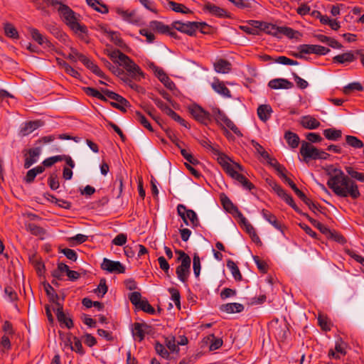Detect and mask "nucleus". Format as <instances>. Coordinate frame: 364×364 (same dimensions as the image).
<instances>
[{
  "instance_id": "052dcab7",
  "label": "nucleus",
  "mask_w": 364,
  "mask_h": 364,
  "mask_svg": "<svg viewBox=\"0 0 364 364\" xmlns=\"http://www.w3.org/2000/svg\"><path fill=\"white\" fill-rule=\"evenodd\" d=\"M155 350L156 353L164 358H168L169 353L166 350V347L162 344L157 343L155 346Z\"/></svg>"
},
{
  "instance_id": "20e7f679",
  "label": "nucleus",
  "mask_w": 364,
  "mask_h": 364,
  "mask_svg": "<svg viewBox=\"0 0 364 364\" xmlns=\"http://www.w3.org/2000/svg\"><path fill=\"white\" fill-rule=\"evenodd\" d=\"M92 97L104 102H109L110 105L123 112L129 106V102L117 92H88Z\"/></svg>"
},
{
  "instance_id": "6e6d98bb",
  "label": "nucleus",
  "mask_w": 364,
  "mask_h": 364,
  "mask_svg": "<svg viewBox=\"0 0 364 364\" xmlns=\"http://www.w3.org/2000/svg\"><path fill=\"white\" fill-rule=\"evenodd\" d=\"M159 81L164 85V87L166 89L171 91H173L175 89H176L175 83L170 79V77L167 75L161 79Z\"/></svg>"
},
{
  "instance_id": "4468645a",
  "label": "nucleus",
  "mask_w": 364,
  "mask_h": 364,
  "mask_svg": "<svg viewBox=\"0 0 364 364\" xmlns=\"http://www.w3.org/2000/svg\"><path fill=\"white\" fill-rule=\"evenodd\" d=\"M173 27L182 33L192 35L198 28V26L195 22L182 23L180 21H175L173 23Z\"/></svg>"
},
{
  "instance_id": "0e129e2a",
  "label": "nucleus",
  "mask_w": 364,
  "mask_h": 364,
  "mask_svg": "<svg viewBox=\"0 0 364 364\" xmlns=\"http://www.w3.org/2000/svg\"><path fill=\"white\" fill-rule=\"evenodd\" d=\"M127 235L124 233H120L114 238L112 243L115 245L122 246L127 242Z\"/></svg>"
},
{
  "instance_id": "ddd939ff",
  "label": "nucleus",
  "mask_w": 364,
  "mask_h": 364,
  "mask_svg": "<svg viewBox=\"0 0 364 364\" xmlns=\"http://www.w3.org/2000/svg\"><path fill=\"white\" fill-rule=\"evenodd\" d=\"M117 14L124 21L132 24H137L140 21L139 17L135 11L124 10L122 8L116 9Z\"/></svg>"
},
{
  "instance_id": "4d7b16f0",
  "label": "nucleus",
  "mask_w": 364,
  "mask_h": 364,
  "mask_svg": "<svg viewBox=\"0 0 364 364\" xmlns=\"http://www.w3.org/2000/svg\"><path fill=\"white\" fill-rule=\"evenodd\" d=\"M28 230L33 235H37V236H41V235H44V233H45V230L42 228H41L35 224H29L28 225Z\"/></svg>"
},
{
  "instance_id": "49530a36",
  "label": "nucleus",
  "mask_w": 364,
  "mask_h": 364,
  "mask_svg": "<svg viewBox=\"0 0 364 364\" xmlns=\"http://www.w3.org/2000/svg\"><path fill=\"white\" fill-rule=\"evenodd\" d=\"M4 31L6 35L9 38L15 39L18 38V33L17 30L11 23H7L4 25Z\"/></svg>"
},
{
  "instance_id": "2f4dec72",
  "label": "nucleus",
  "mask_w": 364,
  "mask_h": 364,
  "mask_svg": "<svg viewBox=\"0 0 364 364\" xmlns=\"http://www.w3.org/2000/svg\"><path fill=\"white\" fill-rule=\"evenodd\" d=\"M68 59L73 62H76L77 60L81 61L83 64L87 59V57L85 55L79 53L77 49L70 48V53L67 57Z\"/></svg>"
},
{
  "instance_id": "37998d69",
  "label": "nucleus",
  "mask_w": 364,
  "mask_h": 364,
  "mask_svg": "<svg viewBox=\"0 0 364 364\" xmlns=\"http://www.w3.org/2000/svg\"><path fill=\"white\" fill-rule=\"evenodd\" d=\"M87 4L97 11L102 14L108 12V9L105 5L101 4L97 0H86Z\"/></svg>"
},
{
  "instance_id": "9d476101",
  "label": "nucleus",
  "mask_w": 364,
  "mask_h": 364,
  "mask_svg": "<svg viewBox=\"0 0 364 364\" xmlns=\"http://www.w3.org/2000/svg\"><path fill=\"white\" fill-rule=\"evenodd\" d=\"M101 268L109 273L123 274L125 272V267L120 262L112 261L107 258L103 259Z\"/></svg>"
},
{
  "instance_id": "423d86ee",
  "label": "nucleus",
  "mask_w": 364,
  "mask_h": 364,
  "mask_svg": "<svg viewBox=\"0 0 364 364\" xmlns=\"http://www.w3.org/2000/svg\"><path fill=\"white\" fill-rule=\"evenodd\" d=\"M188 111L196 121L202 124H207L211 120L210 114L196 104L190 105Z\"/></svg>"
},
{
  "instance_id": "8fccbe9b",
  "label": "nucleus",
  "mask_w": 364,
  "mask_h": 364,
  "mask_svg": "<svg viewBox=\"0 0 364 364\" xmlns=\"http://www.w3.org/2000/svg\"><path fill=\"white\" fill-rule=\"evenodd\" d=\"M310 223L316 228H317L321 232L327 234L330 232V230L323 224L321 223L318 220L307 216Z\"/></svg>"
},
{
  "instance_id": "69168bd1",
  "label": "nucleus",
  "mask_w": 364,
  "mask_h": 364,
  "mask_svg": "<svg viewBox=\"0 0 364 364\" xmlns=\"http://www.w3.org/2000/svg\"><path fill=\"white\" fill-rule=\"evenodd\" d=\"M129 300L132 304H134L136 307L140 304L141 300V295L138 291H134L129 295Z\"/></svg>"
},
{
  "instance_id": "4c0bfd02",
  "label": "nucleus",
  "mask_w": 364,
  "mask_h": 364,
  "mask_svg": "<svg viewBox=\"0 0 364 364\" xmlns=\"http://www.w3.org/2000/svg\"><path fill=\"white\" fill-rule=\"evenodd\" d=\"M147 65L148 68L153 72L154 75L159 79V80L166 75V73L164 72L163 68L157 66L154 63L149 62Z\"/></svg>"
},
{
  "instance_id": "a18cd8bd",
  "label": "nucleus",
  "mask_w": 364,
  "mask_h": 364,
  "mask_svg": "<svg viewBox=\"0 0 364 364\" xmlns=\"http://www.w3.org/2000/svg\"><path fill=\"white\" fill-rule=\"evenodd\" d=\"M213 116L214 117L216 122L219 125H223L224 120L228 117L219 108H213L212 110Z\"/></svg>"
},
{
  "instance_id": "f8f14e48",
  "label": "nucleus",
  "mask_w": 364,
  "mask_h": 364,
  "mask_svg": "<svg viewBox=\"0 0 364 364\" xmlns=\"http://www.w3.org/2000/svg\"><path fill=\"white\" fill-rule=\"evenodd\" d=\"M28 31L33 40L36 41L39 45L45 48L53 49V43L45 36L41 34L38 29L29 28Z\"/></svg>"
},
{
  "instance_id": "6ab92c4d",
  "label": "nucleus",
  "mask_w": 364,
  "mask_h": 364,
  "mask_svg": "<svg viewBox=\"0 0 364 364\" xmlns=\"http://www.w3.org/2000/svg\"><path fill=\"white\" fill-rule=\"evenodd\" d=\"M41 152V147L30 149L28 151V156L25 159L24 167L28 168L38 161Z\"/></svg>"
},
{
  "instance_id": "1a4fd4ad",
  "label": "nucleus",
  "mask_w": 364,
  "mask_h": 364,
  "mask_svg": "<svg viewBox=\"0 0 364 364\" xmlns=\"http://www.w3.org/2000/svg\"><path fill=\"white\" fill-rule=\"evenodd\" d=\"M120 66L118 64L113 65L109 68V70L117 77H119L120 79L123 81L124 85H126V88L132 89V90H137V85L135 82H133L132 80L129 78L127 74L124 73V70L119 68Z\"/></svg>"
},
{
  "instance_id": "39448f33",
  "label": "nucleus",
  "mask_w": 364,
  "mask_h": 364,
  "mask_svg": "<svg viewBox=\"0 0 364 364\" xmlns=\"http://www.w3.org/2000/svg\"><path fill=\"white\" fill-rule=\"evenodd\" d=\"M177 212L186 225L198 227L200 225L196 212L193 210L187 209L184 205L179 204L177 206Z\"/></svg>"
},
{
  "instance_id": "09e8293b",
  "label": "nucleus",
  "mask_w": 364,
  "mask_h": 364,
  "mask_svg": "<svg viewBox=\"0 0 364 364\" xmlns=\"http://www.w3.org/2000/svg\"><path fill=\"white\" fill-rule=\"evenodd\" d=\"M63 161V158H62L61 155L54 156L49 158L46 159L43 161V165L44 167H50L54 164Z\"/></svg>"
},
{
  "instance_id": "bf43d9fd",
  "label": "nucleus",
  "mask_w": 364,
  "mask_h": 364,
  "mask_svg": "<svg viewBox=\"0 0 364 364\" xmlns=\"http://www.w3.org/2000/svg\"><path fill=\"white\" fill-rule=\"evenodd\" d=\"M200 144L202 146L210 151L212 154L216 153V151L218 149L217 146L212 145L208 139L200 140Z\"/></svg>"
},
{
  "instance_id": "f03ea898",
  "label": "nucleus",
  "mask_w": 364,
  "mask_h": 364,
  "mask_svg": "<svg viewBox=\"0 0 364 364\" xmlns=\"http://www.w3.org/2000/svg\"><path fill=\"white\" fill-rule=\"evenodd\" d=\"M107 55L114 64H118L126 70L127 73L130 77L129 78L132 80L133 82H134V81H139L141 79L144 78L145 74L140 67L128 55H125L119 50L108 51Z\"/></svg>"
},
{
  "instance_id": "c9c22d12",
  "label": "nucleus",
  "mask_w": 364,
  "mask_h": 364,
  "mask_svg": "<svg viewBox=\"0 0 364 364\" xmlns=\"http://www.w3.org/2000/svg\"><path fill=\"white\" fill-rule=\"evenodd\" d=\"M132 335L135 339L139 341L144 338V325L140 323H135L132 328Z\"/></svg>"
},
{
  "instance_id": "dca6fc26",
  "label": "nucleus",
  "mask_w": 364,
  "mask_h": 364,
  "mask_svg": "<svg viewBox=\"0 0 364 364\" xmlns=\"http://www.w3.org/2000/svg\"><path fill=\"white\" fill-rule=\"evenodd\" d=\"M203 10L216 17L224 18L228 16V12L225 9L210 2L206 3L203 6Z\"/></svg>"
},
{
  "instance_id": "7ed1b4c3",
  "label": "nucleus",
  "mask_w": 364,
  "mask_h": 364,
  "mask_svg": "<svg viewBox=\"0 0 364 364\" xmlns=\"http://www.w3.org/2000/svg\"><path fill=\"white\" fill-rule=\"evenodd\" d=\"M65 23L78 36L84 38L87 34V29L84 25L80 23V16L75 13L70 7H63L59 13Z\"/></svg>"
},
{
  "instance_id": "864d4df0",
  "label": "nucleus",
  "mask_w": 364,
  "mask_h": 364,
  "mask_svg": "<svg viewBox=\"0 0 364 364\" xmlns=\"http://www.w3.org/2000/svg\"><path fill=\"white\" fill-rule=\"evenodd\" d=\"M166 114L171 117L176 122H178L181 125L186 127V121L182 119L176 112L170 109H166Z\"/></svg>"
},
{
  "instance_id": "cd10ccee",
  "label": "nucleus",
  "mask_w": 364,
  "mask_h": 364,
  "mask_svg": "<svg viewBox=\"0 0 364 364\" xmlns=\"http://www.w3.org/2000/svg\"><path fill=\"white\" fill-rule=\"evenodd\" d=\"M355 59V57L352 51H349L347 53H344L340 55H338L333 58V61L338 63H351L353 62Z\"/></svg>"
},
{
  "instance_id": "412c9836",
  "label": "nucleus",
  "mask_w": 364,
  "mask_h": 364,
  "mask_svg": "<svg viewBox=\"0 0 364 364\" xmlns=\"http://www.w3.org/2000/svg\"><path fill=\"white\" fill-rule=\"evenodd\" d=\"M42 125L43 123L39 120L26 122L21 128L20 133L22 136H27Z\"/></svg>"
},
{
  "instance_id": "3c124183",
  "label": "nucleus",
  "mask_w": 364,
  "mask_h": 364,
  "mask_svg": "<svg viewBox=\"0 0 364 364\" xmlns=\"http://www.w3.org/2000/svg\"><path fill=\"white\" fill-rule=\"evenodd\" d=\"M136 308L144 311V312L153 314L155 312L154 309L149 304L148 301L142 300Z\"/></svg>"
},
{
  "instance_id": "680f3d73",
  "label": "nucleus",
  "mask_w": 364,
  "mask_h": 364,
  "mask_svg": "<svg viewBox=\"0 0 364 364\" xmlns=\"http://www.w3.org/2000/svg\"><path fill=\"white\" fill-rule=\"evenodd\" d=\"M181 155L183 156V158L188 161L191 164H198L199 161L194 158V156L188 152L186 149H181Z\"/></svg>"
},
{
  "instance_id": "ea45409f",
  "label": "nucleus",
  "mask_w": 364,
  "mask_h": 364,
  "mask_svg": "<svg viewBox=\"0 0 364 364\" xmlns=\"http://www.w3.org/2000/svg\"><path fill=\"white\" fill-rule=\"evenodd\" d=\"M299 34V31L292 29L291 28L287 26H281L279 31V38L282 37V35L288 37L290 39L297 38V36Z\"/></svg>"
},
{
  "instance_id": "c03bdc74",
  "label": "nucleus",
  "mask_w": 364,
  "mask_h": 364,
  "mask_svg": "<svg viewBox=\"0 0 364 364\" xmlns=\"http://www.w3.org/2000/svg\"><path fill=\"white\" fill-rule=\"evenodd\" d=\"M251 145L255 149L257 154H258L264 159H269V154L265 151L262 145L255 140L251 141Z\"/></svg>"
},
{
  "instance_id": "393cba45",
  "label": "nucleus",
  "mask_w": 364,
  "mask_h": 364,
  "mask_svg": "<svg viewBox=\"0 0 364 364\" xmlns=\"http://www.w3.org/2000/svg\"><path fill=\"white\" fill-rule=\"evenodd\" d=\"M220 309L228 314L240 313L244 310V306L240 303H228L222 305Z\"/></svg>"
},
{
  "instance_id": "f257e3e1",
  "label": "nucleus",
  "mask_w": 364,
  "mask_h": 364,
  "mask_svg": "<svg viewBox=\"0 0 364 364\" xmlns=\"http://www.w3.org/2000/svg\"><path fill=\"white\" fill-rule=\"evenodd\" d=\"M327 185L339 197H350L353 199H357L360 196L358 186L355 182L346 176L343 171L338 168L333 170Z\"/></svg>"
},
{
  "instance_id": "f704fd0d",
  "label": "nucleus",
  "mask_w": 364,
  "mask_h": 364,
  "mask_svg": "<svg viewBox=\"0 0 364 364\" xmlns=\"http://www.w3.org/2000/svg\"><path fill=\"white\" fill-rule=\"evenodd\" d=\"M346 141L348 146L353 149H361L364 147L363 142L355 136L347 135L346 136Z\"/></svg>"
},
{
  "instance_id": "2eb2a0df",
  "label": "nucleus",
  "mask_w": 364,
  "mask_h": 364,
  "mask_svg": "<svg viewBox=\"0 0 364 364\" xmlns=\"http://www.w3.org/2000/svg\"><path fill=\"white\" fill-rule=\"evenodd\" d=\"M213 68L217 73L228 74L231 72L232 65L228 60L220 58L213 63Z\"/></svg>"
},
{
  "instance_id": "f3484780",
  "label": "nucleus",
  "mask_w": 364,
  "mask_h": 364,
  "mask_svg": "<svg viewBox=\"0 0 364 364\" xmlns=\"http://www.w3.org/2000/svg\"><path fill=\"white\" fill-rule=\"evenodd\" d=\"M347 344L342 339L336 341L335 350L331 349L328 351V357L336 359L340 358V355H346Z\"/></svg>"
},
{
  "instance_id": "7c9ffc66",
  "label": "nucleus",
  "mask_w": 364,
  "mask_h": 364,
  "mask_svg": "<svg viewBox=\"0 0 364 364\" xmlns=\"http://www.w3.org/2000/svg\"><path fill=\"white\" fill-rule=\"evenodd\" d=\"M83 65L96 75L100 77L101 78H105V75L101 69L89 58H87Z\"/></svg>"
},
{
  "instance_id": "c85d7f7f",
  "label": "nucleus",
  "mask_w": 364,
  "mask_h": 364,
  "mask_svg": "<svg viewBox=\"0 0 364 364\" xmlns=\"http://www.w3.org/2000/svg\"><path fill=\"white\" fill-rule=\"evenodd\" d=\"M280 27L281 26H277L275 24L266 22L263 28V31L268 35L279 38Z\"/></svg>"
},
{
  "instance_id": "79ce46f5",
  "label": "nucleus",
  "mask_w": 364,
  "mask_h": 364,
  "mask_svg": "<svg viewBox=\"0 0 364 364\" xmlns=\"http://www.w3.org/2000/svg\"><path fill=\"white\" fill-rule=\"evenodd\" d=\"M346 173L350 176L352 178H354L360 182H364V173L358 172L355 171L351 166H346L345 168Z\"/></svg>"
},
{
  "instance_id": "5fc2aeb1",
  "label": "nucleus",
  "mask_w": 364,
  "mask_h": 364,
  "mask_svg": "<svg viewBox=\"0 0 364 364\" xmlns=\"http://www.w3.org/2000/svg\"><path fill=\"white\" fill-rule=\"evenodd\" d=\"M71 349L73 350L76 351L77 353H79L80 354H82L84 353L82 349V343L77 337H74L73 340L71 341Z\"/></svg>"
},
{
  "instance_id": "e433bc0d",
  "label": "nucleus",
  "mask_w": 364,
  "mask_h": 364,
  "mask_svg": "<svg viewBox=\"0 0 364 364\" xmlns=\"http://www.w3.org/2000/svg\"><path fill=\"white\" fill-rule=\"evenodd\" d=\"M48 30L58 39L61 41L65 42L68 38V36L54 25H50L48 27Z\"/></svg>"
},
{
  "instance_id": "a211bd4d",
  "label": "nucleus",
  "mask_w": 364,
  "mask_h": 364,
  "mask_svg": "<svg viewBox=\"0 0 364 364\" xmlns=\"http://www.w3.org/2000/svg\"><path fill=\"white\" fill-rule=\"evenodd\" d=\"M268 86L271 89H285L289 90L293 87V83L284 78H277L270 80L268 83Z\"/></svg>"
},
{
  "instance_id": "c756f323",
  "label": "nucleus",
  "mask_w": 364,
  "mask_h": 364,
  "mask_svg": "<svg viewBox=\"0 0 364 364\" xmlns=\"http://www.w3.org/2000/svg\"><path fill=\"white\" fill-rule=\"evenodd\" d=\"M168 6L169 8L176 12V13H181V14H191L192 11L191 9H189L188 7H186L183 4L176 3L175 1H168Z\"/></svg>"
},
{
  "instance_id": "603ef678",
  "label": "nucleus",
  "mask_w": 364,
  "mask_h": 364,
  "mask_svg": "<svg viewBox=\"0 0 364 364\" xmlns=\"http://www.w3.org/2000/svg\"><path fill=\"white\" fill-rule=\"evenodd\" d=\"M168 291L170 292L171 295V299L174 302L175 305L177 306L178 309L181 308V303H180V294L179 291L174 288H170L168 289Z\"/></svg>"
},
{
  "instance_id": "a878e982",
  "label": "nucleus",
  "mask_w": 364,
  "mask_h": 364,
  "mask_svg": "<svg viewBox=\"0 0 364 364\" xmlns=\"http://www.w3.org/2000/svg\"><path fill=\"white\" fill-rule=\"evenodd\" d=\"M284 139L291 148L295 149L298 147L299 144V137L296 133L287 131L284 134Z\"/></svg>"
},
{
  "instance_id": "5701e85b",
  "label": "nucleus",
  "mask_w": 364,
  "mask_h": 364,
  "mask_svg": "<svg viewBox=\"0 0 364 364\" xmlns=\"http://www.w3.org/2000/svg\"><path fill=\"white\" fill-rule=\"evenodd\" d=\"M56 312V316L58 321L61 323L65 324L68 328H71L73 326V321L68 318L63 311V306L57 304V308L55 309Z\"/></svg>"
},
{
  "instance_id": "774afa93",
  "label": "nucleus",
  "mask_w": 364,
  "mask_h": 364,
  "mask_svg": "<svg viewBox=\"0 0 364 364\" xmlns=\"http://www.w3.org/2000/svg\"><path fill=\"white\" fill-rule=\"evenodd\" d=\"M236 294V290L230 288H225L220 293V297L222 299H226L229 297L235 296Z\"/></svg>"
},
{
  "instance_id": "13d9d810",
  "label": "nucleus",
  "mask_w": 364,
  "mask_h": 364,
  "mask_svg": "<svg viewBox=\"0 0 364 364\" xmlns=\"http://www.w3.org/2000/svg\"><path fill=\"white\" fill-rule=\"evenodd\" d=\"M315 45L303 44L299 46L298 50L301 53L304 54H315Z\"/></svg>"
},
{
  "instance_id": "6e6552de",
  "label": "nucleus",
  "mask_w": 364,
  "mask_h": 364,
  "mask_svg": "<svg viewBox=\"0 0 364 364\" xmlns=\"http://www.w3.org/2000/svg\"><path fill=\"white\" fill-rule=\"evenodd\" d=\"M318 149L311 145L306 141H301L300 154L303 157V161L309 162L310 159H317Z\"/></svg>"
},
{
  "instance_id": "4be33fe9",
  "label": "nucleus",
  "mask_w": 364,
  "mask_h": 364,
  "mask_svg": "<svg viewBox=\"0 0 364 364\" xmlns=\"http://www.w3.org/2000/svg\"><path fill=\"white\" fill-rule=\"evenodd\" d=\"M262 215L264 220L273 225L277 230L283 232L282 225L278 222L277 217L267 210H262Z\"/></svg>"
},
{
  "instance_id": "0eeeda50",
  "label": "nucleus",
  "mask_w": 364,
  "mask_h": 364,
  "mask_svg": "<svg viewBox=\"0 0 364 364\" xmlns=\"http://www.w3.org/2000/svg\"><path fill=\"white\" fill-rule=\"evenodd\" d=\"M213 156L228 174H229L235 168H238L239 171H243L242 166L240 164H231L230 163V158L220 152L219 149H218L216 153H214Z\"/></svg>"
},
{
  "instance_id": "58836bf2",
  "label": "nucleus",
  "mask_w": 364,
  "mask_h": 364,
  "mask_svg": "<svg viewBox=\"0 0 364 364\" xmlns=\"http://www.w3.org/2000/svg\"><path fill=\"white\" fill-rule=\"evenodd\" d=\"M227 267L230 270L234 279L237 281L242 279V274L237 264L232 260H229L227 262Z\"/></svg>"
},
{
  "instance_id": "b1692460",
  "label": "nucleus",
  "mask_w": 364,
  "mask_h": 364,
  "mask_svg": "<svg viewBox=\"0 0 364 364\" xmlns=\"http://www.w3.org/2000/svg\"><path fill=\"white\" fill-rule=\"evenodd\" d=\"M300 123L303 127L309 129H317L321 125L316 119L309 115L302 117Z\"/></svg>"
},
{
  "instance_id": "aec40b11",
  "label": "nucleus",
  "mask_w": 364,
  "mask_h": 364,
  "mask_svg": "<svg viewBox=\"0 0 364 364\" xmlns=\"http://www.w3.org/2000/svg\"><path fill=\"white\" fill-rule=\"evenodd\" d=\"M149 26L151 29L155 31H157L159 33L162 34H168L169 36H173L175 32L172 31V29L163 23L158 21H152L149 23Z\"/></svg>"
},
{
  "instance_id": "a19ab883",
  "label": "nucleus",
  "mask_w": 364,
  "mask_h": 364,
  "mask_svg": "<svg viewBox=\"0 0 364 364\" xmlns=\"http://www.w3.org/2000/svg\"><path fill=\"white\" fill-rule=\"evenodd\" d=\"M134 117L144 128L150 132L154 131L150 122L140 112H136Z\"/></svg>"
},
{
  "instance_id": "473e14b6",
  "label": "nucleus",
  "mask_w": 364,
  "mask_h": 364,
  "mask_svg": "<svg viewBox=\"0 0 364 364\" xmlns=\"http://www.w3.org/2000/svg\"><path fill=\"white\" fill-rule=\"evenodd\" d=\"M323 135L328 140L336 141L341 137L342 132L339 129L329 128L323 131Z\"/></svg>"
},
{
  "instance_id": "72a5a7b5",
  "label": "nucleus",
  "mask_w": 364,
  "mask_h": 364,
  "mask_svg": "<svg viewBox=\"0 0 364 364\" xmlns=\"http://www.w3.org/2000/svg\"><path fill=\"white\" fill-rule=\"evenodd\" d=\"M227 85H233V83L230 82H223L220 80L218 78L215 77L211 83V87L214 91H229L226 87Z\"/></svg>"
},
{
  "instance_id": "338daca9",
  "label": "nucleus",
  "mask_w": 364,
  "mask_h": 364,
  "mask_svg": "<svg viewBox=\"0 0 364 364\" xmlns=\"http://www.w3.org/2000/svg\"><path fill=\"white\" fill-rule=\"evenodd\" d=\"M107 291V287L106 285V280L102 279L100 280L95 292L100 294V296H103Z\"/></svg>"
},
{
  "instance_id": "bb28decb",
  "label": "nucleus",
  "mask_w": 364,
  "mask_h": 364,
  "mask_svg": "<svg viewBox=\"0 0 364 364\" xmlns=\"http://www.w3.org/2000/svg\"><path fill=\"white\" fill-rule=\"evenodd\" d=\"M272 112L271 107L267 105H262L257 108V115L263 122H266L269 119Z\"/></svg>"
},
{
  "instance_id": "e2e57ef3",
  "label": "nucleus",
  "mask_w": 364,
  "mask_h": 364,
  "mask_svg": "<svg viewBox=\"0 0 364 364\" xmlns=\"http://www.w3.org/2000/svg\"><path fill=\"white\" fill-rule=\"evenodd\" d=\"M344 91H361L363 89L362 85L358 82H353L344 87Z\"/></svg>"
},
{
  "instance_id": "9b49d317",
  "label": "nucleus",
  "mask_w": 364,
  "mask_h": 364,
  "mask_svg": "<svg viewBox=\"0 0 364 364\" xmlns=\"http://www.w3.org/2000/svg\"><path fill=\"white\" fill-rule=\"evenodd\" d=\"M191 259H183L176 269L178 279L183 283H186L191 273Z\"/></svg>"
},
{
  "instance_id": "de8ad7c7",
  "label": "nucleus",
  "mask_w": 364,
  "mask_h": 364,
  "mask_svg": "<svg viewBox=\"0 0 364 364\" xmlns=\"http://www.w3.org/2000/svg\"><path fill=\"white\" fill-rule=\"evenodd\" d=\"M193 269L196 277H198L200 272L201 264L200 257L197 253H195L193 257Z\"/></svg>"
}]
</instances>
